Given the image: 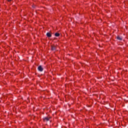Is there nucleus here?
<instances>
[{
  "label": "nucleus",
  "instance_id": "39448f33",
  "mask_svg": "<svg viewBox=\"0 0 128 128\" xmlns=\"http://www.w3.org/2000/svg\"><path fill=\"white\" fill-rule=\"evenodd\" d=\"M117 40H122V38L120 36H118Z\"/></svg>",
  "mask_w": 128,
  "mask_h": 128
},
{
  "label": "nucleus",
  "instance_id": "f257e3e1",
  "mask_svg": "<svg viewBox=\"0 0 128 128\" xmlns=\"http://www.w3.org/2000/svg\"><path fill=\"white\" fill-rule=\"evenodd\" d=\"M38 70L39 72H42V70H44V68L42 67V66H38Z\"/></svg>",
  "mask_w": 128,
  "mask_h": 128
},
{
  "label": "nucleus",
  "instance_id": "f03ea898",
  "mask_svg": "<svg viewBox=\"0 0 128 128\" xmlns=\"http://www.w3.org/2000/svg\"><path fill=\"white\" fill-rule=\"evenodd\" d=\"M43 120L44 122H48V120H50V118H48V117H44L43 118Z\"/></svg>",
  "mask_w": 128,
  "mask_h": 128
},
{
  "label": "nucleus",
  "instance_id": "0eeeda50",
  "mask_svg": "<svg viewBox=\"0 0 128 128\" xmlns=\"http://www.w3.org/2000/svg\"><path fill=\"white\" fill-rule=\"evenodd\" d=\"M8 2H12V0H8Z\"/></svg>",
  "mask_w": 128,
  "mask_h": 128
},
{
  "label": "nucleus",
  "instance_id": "423d86ee",
  "mask_svg": "<svg viewBox=\"0 0 128 128\" xmlns=\"http://www.w3.org/2000/svg\"><path fill=\"white\" fill-rule=\"evenodd\" d=\"M54 36H60V33L56 32L54 34Z\"/></svg>",
  "mask_w": 128,
  "mask_h": 128
},
{
  "label": "nucleus",
  "instance_id": "20e7f679",
  "mask_svg": "<svg viewBox=\"0 0 128 128\" xmlns=\"http://www.w3.org/2000/svg\"><path fill=\"white\" fill-rule=\"evenodd\" d=\"M52 50H56V46H52Z\"/></svg>",
  "mask_w": 128,
  "mask_h": 128
},
{
  "label": "nucleus",
  "instance_id": "6e6552de",
  "mask_svg": "<svg viewBox=\"0 0 128 128\" xmlns=\"http://www.w3.org/2000/svg\"><path fill=\"white\" fill-rule=\"evenodd\" d=\"M33 8H34L36 7H34V6H33Z\"/></svg>",
  "mask_w": 128,
  "mask_h": 128
},
{
  "label": "nucleus",
  "instance_id": "7ed1b4c3",
  "mask_svg": "<svg viewBox=\"0 0 128 128\" xmlns=\"http://www.w3.org/2000/svg\"><path fill=\"white\" fill-rule=\"evenodd\" d=\"M46 36H48V38H52V34H50V32H47Z\"/></svg>",
  "mask_w": 128,
  "mask_h": 128
}]
</instances>
